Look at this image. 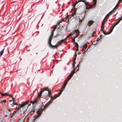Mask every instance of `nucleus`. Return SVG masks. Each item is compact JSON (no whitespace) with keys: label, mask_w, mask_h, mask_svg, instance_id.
<instances>
[{"label":"nucleus","mask_w":122,"mask_h":122,"mask_svg":"<svg viewBox=\"0 0 122 122\" xmlns=\"http://www.w3.org/2000/svg\"><path fill=\"white\" fill-rule=\"evenodd\" d=\"M29 102L26 101L19 105L17 108V111H21V108H22L23 112L26 111L27 110L29 106Z\"/></svg>","instance_id":"f257e3e1"},{"label":"nucleus","mask_w":122,"mask_h":122,"mask_svg":"<svg viewBox=\"0 0 122 122\" xmlns=\"http://www.w3.org/2000/svg\"><path fill=\"white\" fill-rule=\"evenodd\" d=\"M74 73V72L73 71H72L70 74L68 76L67 79L65 81L62 87L61 90L58 93V95L61 94L63 90L64 89L68 81L72 77Z\"/></svg>","instance_id":"f03ea898"},{"label":"nucleus","mask_w":122,"mask_h":122,"mask_svg":"<svg viewBox=\"0 0 122 122\" xmlns=\"http://www.w3.org/2000/svg\"><path fill=\"white\" fill-rule=\"evenodd\" d=\"M64 41V40L63 39L61 40L60 41L58 42V43L55 46H53L51 44V43L49 45V46L51 48L54 49L57 48L59 46H60L61 43L63 42Z\"/></svg>","instance_id":"7ed1b4c3"},{"label":"nucleus","mask_w":122,"mask_h":122,"mask_svg":"<svg viewBox=\"0 0 122 122\" xmlns=\"http://www.w3.org/2000/svg\"><path fill=\"white\" fill-rule=\"evenodd\" d=\"M121 0H119L117 4L116 5V6L114 8L113 10L109 12L107 15V16H109L110 15H111L112 13L114 12L118 8L119 5V4L121 3Z\"/></svg>","instance_id":"20e7f679"},{"label":"nucleus","mask_w":122,"mask_h":122,"mask_svg":"<svg viewBox=\"0 0 122 122\" xmlns=\"http://www.w3.org/2000/svg\"><path fill=\"white\" fill-rule=\"evenodd\" d=\"M54 32L51 31V35L50 36L48 40V45L50 44L51 43V42L52 40V37L53 35Z\"/></svg>","instance_id":"39448f33"},{"label":"nucleus","mask_w":122,"mask_h":122,"mask_svg":"<svg viewBox=\"0 0 122 122\" xmlns=\"http://www.w3.org/2000/svg\"><path fill=\"white\" fill-rule=\"evenodd\" d=\"M45 90H47L48 91V92H49L50 90L47 88H43L42 90H41L40 92L38 94V96L40 97L41 96V95L42 93Z\"/></svg>","instance_id":"423d86ee"},{"label":"nucleus","mask_w":122,"mask_h":122,"mask_svg":"<svg viewBox=\"0 0 122 122\" xmlns=\"http://www.w3.org/2000/svg\"><path fill=\"white\" fill-rule=\"evenodd\" d=\"M39 97H39L38 96V97H36L35 98H34L33 100L32 101H31L30 102L31 103L33 104H34V103L38 102L39 101Z\"/></svg>","instance_id":"0eeeda50"},{"label":"nucleus","mask_w":122,"mask_h":122,"mask_svg":"<svg viewBox=\"0 0 122 122\" xmlns=\"http://www.w3.org/2000/svg\"><path fill=\"white\" fill-rule=\"evenodd\" d=\"M2 95V96H5V95H9L11 97H12L13 100V104H11V105H12V104L13 105H16V103L15 102V101L14 100V98H13V97L11 96V95H9L7 93H3L1 94Z\"/></svg>","instance_id":"6e6552de"},{"label":"nucleus","mask_w":122,"mask_h":122,"mask_svg":"<svg viewBox=\"0 0 122 122\" xmlns=\"http://www.w3.org/2000/svg\"><path fill=\"white\" fill-rule=\"evenodd\" d=\"M75 33H76V36L74 37V39L79 35V32L78 30H75Z\"/></svg>","instance_id":"1a4fd4ad"},{"label":"nucleus","mask_w":122,"mask_h":122,"mask_svg":"<svg viewBox=\"0 0 122 122\" xmlns=\"http://www.w3.org/2000/svg\"><path fill=\"white\" fill-rule=\"evenodd\" d=\"M78 2L76 1V2H75L74 3L73 5V7L75 9V10L74 11V13H75L76 12V9L75 8V6L78 3Z\"/></svg>","instance_id":"9d476101"},{"label":"nucleus","mask_w":122,"mask_h":122,"mask_svg":"<svg viewBox=\"0 0 122 122\" xmlns=\"http://www.w3.org/2000/svg\"><path fill=\"white\" fill-rule=\"evenodd\" d=\"M120 21V20H119L118 21H117L116 22V24L115 25H114L113 26L112 28V30H111V31H110V32H109V33H111V32H112V30H113V28H114V27H115V26L116 25H117L119 23V22Z\"/></svg>","instance_id":"9b49d317"},{"label":"nucleus","mask_w":122,"mask_h":122,"mask_svg":"<svg viewBox=\"0 0 122 122\" xmlns=\"http://www.w3.org/2000/svg\"><path fill=\"white\" fill-rule=\"evenodd\" d=\"M75 33V31H73L68 36L66 37V38H68L69 36H71V35H74Z\"/></svg>","instance_id":"f8f14e48"},{"label":"nucleus","mask_w":122,"mask_h":122,"mask_svg":"<svg viewBox=\"0 0 122 122\" xmlns=\"http://www.w3.org/2000/svg\"><path fill=\"white\" fill-rule=\"evenodd\" d=\"M104 24H105V21H104V20H103L102 21V26L101 27V30H102L103 29V28H104L103 26H104Z\"/></svg>","instance_id":"ddd939ff"},{"label":"nucleus","mask_w":122,"mask_h":122,"mask_svg":"<svg viewBox=\"0 0 122 122\" xmlns=\"http://www.w3.org/2000/svg\"><path fill=\"white\" fill-rule=\"evenodd\" d=\"M93 21L92 20L89 21L88 22V25L89 26H90V25H92V23H93Z\"/></svg>","instance_id":"4468645a"},{"label":"nucleus","mask_w":122,"mask_h":122,"mask_svg":"<svg viewBox=\"0 0 122 122\" xmlns=\"http://www.w3.org/2000/svg\"><path fill=\"white\" fill-rule=\"evenodd\" d=\"M39 116L38 114H37V115H34V122L35 121L36 119Z\"/></svg>","instance_id":"2eb2a0df"},{"label":"nucleus","mask_w":122,"mask_h":122,"mask_svg":"<svg viewBox=\"0 0 122 122\" xmlns=\"http://www.w3.org/2000/svg\"><path fill=\"white\" fill-rule=\"evenodd\" d=\"M58 96V95H55L53 97H51V98L53 99H54L56 98Z\"/></svg>","instance_id":"dca6fc26"},{"label":"nucleus","mask_w":122,"mask_h":122,"mask_svg":"<svg viewBox=\"0 0 122 122\" xmlns=\"http://www.w3.org/2000/svg\"><path fill=\"white\" fill-rule=\"evenodd\" d=\"M76 63L75 62H73V63L72 64V67L73 68V71H75V68H74V67L75 66V64Z\"/></svg>","instance_id":"f3484780"},{"label":"nucleus","mask_w":122,"mask_h":122,"mask_svg":"<svg viewBox=\"0 0 122 122\" xmlns=\"http://www.w3.org/2000/svg\"><path fill=\"white\" fill-rule=\"evenodd\" d=\"M78 2H82L85 4H86V1L85 0H79Z\"/></svg>","instance_id":"a211bd4d"},{"label":"nucleus","mask_w":122,"mask_h":122,"mask_svg":"<svg viewBox=\"0 0 122 122\" xmlns=\"http://www.w3.org/2000/svg\"><path fill=\"white\" fill-rule=\"evenodd\" d=\"M74 44H75V46L76 47H77V50H78V44L76 42H75L74 43Z\"/></svg>","instance_id":"6ab92c4d"},{"label":"nucleus","mask_w":122,"mask_h":122,"mask_svg":"<svg viewBox=\"0 0 122 122\" xmlns=\"http://www.w3.org/2000/svg\"><path fill=\"white\" fill-rule=\"evenodd\" d=\"M4 48L3 50H2L0 52V55L2 56V55L3 54L4 51Z\"/></svg>","instance_id":"aec40b11"},{"label":"nucleus","mask_w":122,"mask_h":122,"mask_svg":"<svg viewBox=\"0 0 122 122\" xmlns=\"http://www.w3.org/2000/svg\"><path fill=\"white\" fill-rule=\"evenodd\" d=\"M6 102V100H3L2 101H1L0 103L1 104H2L3 103H5Z\"/></svg>","instance_id":"412c9836"},{"label":"nucleus","mask_w":122,"mask_h":122,"mask_svg":"<svg viewBox=\"0 0 122 122\" xmlns=\"http://www.w3.org/2000/svg\"><path fill=\"white\" fill-rule=\"evenodd\" d=\"M56 26H55V27L53 28V29L52 30V31L54 32L55 30L56 29Z\"/></svg>","instance_id":"4be33fe9"},{"label":"nucleus","mask_w":122,"mask_h":122,"mask_svg":"<svg viewBox=\"0 0 122 122\" xmlns=\"http://www.w3.org/2000/svg\"><path fill=\"white\" fill-rule=\"evenodd\" d=\"M24 120L22 118H20L18 121V122H24Z\"/></svg>","instance_id":"5701e85b"},{"label":"nucleus","mask_w":122,"mask_h":122,"mask_svg":"<svg viewBox=\"0 0 122 122\" xmlns=\"http://www.w3.org/2000/svg\"><path fill=\"white\" fill-rule=\"evenodd\" d=\"M76 57H74L73 59V62H75Z\"/></svg>","instance_id":"b1692460"},{"label":"nucleus","mask_w":122,"mask_h":122,"mask_svg":"<svg viewBox=\"0 0 122 122\" xmlns=\"http://www.w3.org/2000/svg\"><path fill=\"white\" fill-rule=\"evenodd\" d=\"M96 1L94 0V4L92 6H93L94 5H96Z\"/></svg>","instance_id":"393cba45"},{"label":"nucleus","mask_w":122,"mask_h":122,"mask_svg":"<svg viewBox=\"0 0 122 122\" xmlns=\"http://www.w3.org/2000/svg\"><path fill=\"white\" fill-rule=\"evenodd\" d=\"M119 19L120 20H119L120 21L122 19V16L119 18Z\"/></svg>","instance_id":"a878e982"},{"label":"nucleus","mask_w":122,"mask_h":122,"mask_svg":"<svg viewBox=\"0 0 122 122\" xmlns=\"http://www.w3.org/2000/svg\"><path fill=\"white\" fill-rule=\"evenodd\" d=\"M60 24V23H59V22H58L57 23V24H56V26L58 25H59V24Z\"/></svg>","instance_id":"bb28decb"},{"label":"nucleus","mask_w":122,"mask_h":122,"mask_svg":"<svg viewBox=\"0 0 122 122\" xmlns=\"http://www.w3.org/2000/svg\"><path fill=\"white\" fill-rule=\"evenodd\" d=\"M62 22V20H60V21L58 22L60 24Z\"/></svg>","instance_id":"cd10ccee"},{"label":"nucleus","mask_w":122,"mask_h":122,"mask_svg":"<svg viewBox=\"0 0 122 122\" xmlns=\"http://www.w3.org/2000/svg\"><path fill=\"white\" fill-rule=\"evenodd\" d=\"M76 52H75V56H76Z\"/></svg>","instance_id":"c85d7f7f"},{"label":"nucleus","mask_w":122,"mask_h":122,"mask_svg":"<svg viewBox=\"0 0 122 122\" xmlns=\"http://www.w3.org/2000/svg\"><path fill=\"white\" fill-rule=\"evenodd\" d=\"M11 101V100H10V101H9V102H10V101Z\"/></svg>","instance_id":"c756f323"},{"label":"nucleus","mask_w":122,"mask_h":122,"mask_svg":"<svg viewBox=\"0 0 122 122\" xmlns=\"http://www.w3.org/2000/svg\"><path fill=\"white\" fill-rule=\"evenodd\" d=\"M52 27H51V29H52Z\"/></svg>","instance_id":"7c9ffc66"}]
</instances>
